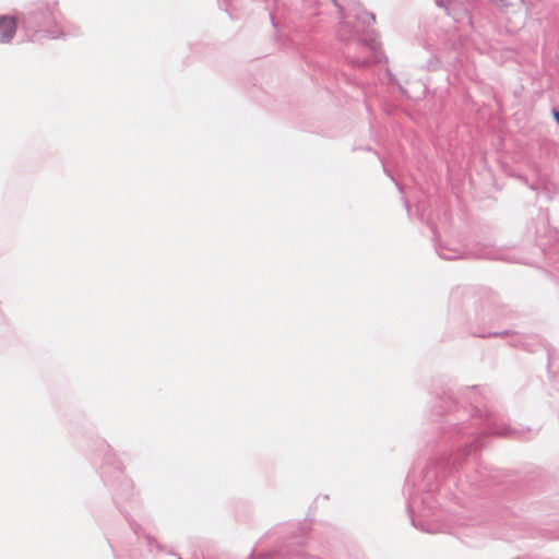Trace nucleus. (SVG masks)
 Returning a JSON list of instances; mask_svg holds the SVG:
<instances>
[{"mask_svg": "<svg viewBox=\"0 0 559 559\" xmlns=\"http://www.w3.org/2000/svg\"><path fill=\"white\" fill-rule=\"evenodd\" d=\"M554 117H555V119H556L557 123L559 124V111H556V110H555V111H554Z\"/></svg>", "mask_w": 559, "mask_h": 559, "instance_id": "obj_2", "label": "nucleus"}, {"mask_svg": "<svg viewBox=\"0 0 559 559\" xmlns=\"http://www.w3.org/2000/svg\"><path fill=\"white\" fill-rule=\"evenodd\" d=\"M16 29V22L13 17L1 16L0 17V41H10Z\"/></svg>", "mask_w": 559, "mask_h": 559, "instance_id": "obj_1", "label": "nucleus"}]
</instances>
